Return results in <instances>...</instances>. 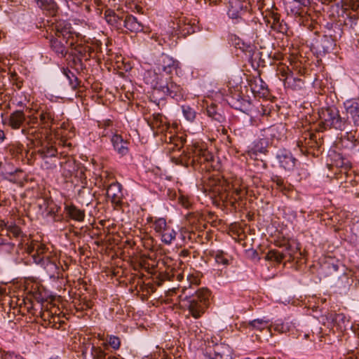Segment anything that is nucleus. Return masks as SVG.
I'll list each match as a JSON object with an SVG mask.
<instances>
[{"label":"nucleus","instance_id":"62","mask_svg":"<svg viewBox=\"0 0 359 359\" xmlns=\"http://www.w3.org/2000/svg\"><path fill=\"white\" fill-rule=\"evenodd\" d=\"M301 13H302L301 12H298V11L296 12V14H298V15H301Z\"/></svg>","mask_w":359,"mask_h":359},{"label":"nucleus","instance_id":"15","mask_svg":"<svg viewBox=\"0 0 359 359\" xmlns=\"http://www.w3.org/2000/svg\"><path fill=\"white\" fill-rule=\"evenodd\" d=\"M276 158L279 165L285 170H292L294 168L296 159L290 151L285 149L279 150Z\"/></svg>","mask_w":359,"mask_h":359},{"label":"nucleus","instance_id":"7","mask_svg":"<svg viewBox=\"0 0 359 359\" xmlns=\"http://www.w3.org/2000/svg\"><path fill=\"white\" fill-rule=\"evenodd\" d=\"M320 130L334 128L343 130L346 126V119L340 116L339 110L335 107L323 108L319 111Z\"/></svg>","mask_w":359,"mask_h":359},{"label":"nucleus","instance_id":"54","mask_svg":"<svg viewBox=\"0 0 359 359\" xmlns=\"http://www.w3.org/2000/svg\"><path fill=\"white\" fill-rule=\"evenodd\" d=\"M0 248H6L9 250H13L14 248V245L11 244V243H7V244H4L3 245L0 246Z\"/></svg>","mask_w":359,"mask_h":359},{"label":"nucleus","instance_id":"14","mask_svg":"<svg viewBox=\"0 0 359 359\" xmlns=\"http://www.w3.org/2000/svg\"><path fill=\"white\" fill-rule=\"evenodd\" d=\"M344 106L346 114L352 119L355 126H359V99L352 98L346 100Z\"/></svg>","mask_w":359,"mask_h":359},{"label":"nucleus","instance_id":"42","mask_svg":"<svg viewBox=\"0 0 359 359\" xmlns=\"http://www.w3.org/2000/svg\"><path fill=\"white\" fill-rule=\"evenodd\" d=\"M292 324L290 322H279L275 325V330L280 333H286L290 330Z\"/></svg>","mask_w":359,"mask_h":359},{"label":"nucleus","instance_id":"46","mask_svg":"<svg viewBox=\"0 0 359 359\" xmlns=\"http://www.w3.org/2000/svg\"><path fill=\"white\" fill-rule=\"evenodd\" d=\"M39 115L35 113L27 116V121L24 126H34L38 124Z\"/></svg>","mask_w":359,"mask_h":359},{"label":"nucleus","instance_id":"60","mask_svg":"<svg viewBox=\"0 0 359 359\" xmlns=\"http://www.w3.org/2000/svg\"><path fill=\"white\" fill-rule=\"evenodd\" d=\"M357 3H358V5L356 6L355 8H358L359 7V0H355Z\"/></svg>","mask_w":359,"mask_h":359},{"label":"nucleus","instance_id":"4","mask_svg":"<svg viewBox=\"0 0 359 359\" xmlns=\"http://www.w3.org/2000/svg\"><path fill=\"white\" fill-rule=\"evenodd\" d=\"M148 123L152 130H156V133L165 132L163 140L168 144V149L169 151H174L180 150L184 147L186 139L182 136L179 137L172 135L171 132H167L170 128V125L167 122L166 118L161 114H153L151 118L148 120Z\"/></svg>","mask_w":359,"mask_h":359},{"label":"nucleus","instance_id":"44","mask_svg":"<svg viewBox=\"0 0 359 359\" xmlns=\"http://www.w3.org/2000/svg\"><path fill=\"white\" fill-rule=\"evenodd\" d=\"M107 341L109 345L115 350L118 349L121 346V339L119 337L114 335L107 336Z\"/></svg>","mask_w":359,"mask_h":359},{"label":"nucleus","instance_id":"59","mask_svg":"<svg viewBox=\"0 0 359 359\" xmlns=\"http://www.w3.org/2000/svg\"><path fill=\"white\" fill-rule=\"evenodd\" d=\"M6 293V288L0 287V295H3Z\"/></svg>","mask_w":359,"mask_h":359},{"label":"nucleus","instance_id":"12","mask_svg":"<svg viewBox=\"0 0 359 359\" xmlns=\"http://www.w3.org/2000/svg\"><path fill=\"white\" fill-rule=\"evenodd\" d=\"M297 145L302 153H309L307 149L318 147L316 135L313 133L306 131L299 138Z\"/></svg>","mask_w":359,"mask_h":359},{"label":"nucleus","instance_id":"55","mask_svg":"<svg viewBox=\"0 0 359 359\" xmlns=\"http://www.w3.org/2000/svg\"><path fill=\"white\" fill-rule=\"evenodd\" d=\"M347 139L351 142L356 141L354 135H352L351 134H347Z\"/></svg>","mask_w":359,"mask_h":359},{"label":"nucleus","instance_id":"39","mask_svg":"<svg viewBox=\"0 0 359 359\" xmlns=\"http://www.w3.org/2000/svg\"><path fill=\"white\" fill-rule=\"evenodd\" d=\"M182 113L185 118L190 122H193L196 118V111L188 105H183L182 107Z\"/></svg>","mask_w":359,"mask_h":359},{"label":"nucleus","instance_id":"36","mask_svg":"<svg viewBox=\"0 0 359 359\" xmlns=\"http://www.w3.org/2000/svg\"><path fill=\"white\" fill-rule=\"evenodd\" d=\"M249 326L252 329L262 331L265 328H269V321L263 319H255L249 323Z\"/></svg>","mask_w":359,"mask_h":359},{"label":"nucleus","instance_id":"16","mask_svg":"<svg viewBox=\"0 0 359 359\" xmlns=\"http://www.w3.org/2000/svg\"><path fill=\"white\" fill-rule=\"evenodd\" d=\"M107 196L116 206H121L122 204L123 193L121 185L118 182L111 183L107 189Z\"/></svg>","mask_w":359,"mask_h":359},{"label":"nucleus","instance_id":"63","mask_svg":"<svg viewBox=\"0 0 359 359\" xmlns=\"http://www.w3.org/2000/svg\"><path fill=\"white\" fill-rule=\"evenodd\" d=\"M257 359H264V358L262 357H258Z\"/></svg>","mask_w":359,"mask_h":359},{"label":"nucleus","instance_id":"3","mask_svg":"<svg viewBox=\"0 0 359 359\" xmlns=\"http://www.w3.org/2000/svg\"><path fill=\"white\" fill-rule=\"evenodd\" d=\"M178 67V62L166 54H162L156 60L152 69L145 72L144 80L150 86L149 80L161 81V80L172 79V72Z\"/></svg>","mask_w":359,"mask_h":359},{"label":"nucleus","instance_id":"52","mask_svg":"<svg viewBox=\"0 0 359 359\" xmlns=\"http://www.w3.org/2000/svg\"><path fill=\"white\" fill-rule=\"evenodd\" d=\"M296 3L299 4L300 6H303L304 7L308 6L310 4V0H294Z\"/></svg>","mask_w":359,"mask_h":359},{"label":"nucleus","instance_id":"5","mask_svg":"<svg viewBox=\"0 0 359 359\" xmlns=\"http://www.w3.org/2000/svg\"><path fill=\"white\" fill-rule=\"evenodd\" d=\"M184 161L187 165H191L195 167L197 165H204L202 169L210 171L214 169L212 162L214 156L205 147L194 143L189 145L186 151L183 152Z\"/></svg>","mask_w":359,"mask_h":359},{"label":"nucleus","instance_id":"49","mask_svg":"<svg viewBox=\"0 0 359 359\" xmlns=\"http://www.w3.org/2000/svg\"><path fill=\"white\" fill-rule=\"evenodd\" d=\"M273 182L276 184V188L279 190L282 189V187H283L285 183L284 180L278 176L273 178Z\"/></svg>","mask_w":359,"mask_h":359},{"label":"nucleus","instance_id":"51","mask_svg":"<svg viewBox=\"0 0 359 359\" xmlns=\"http://www.w3.org/2000/svg\"><path fill=\"white\" fill-rule=\"evenodd\" d=\"M36 243V241H32L29 245H27L26 248L27 252L32 257L33 254L35 252V249H34V244Z\"/></svg>","mask_w":359,"mask_h":359},{"label":"nucleus","instance_id":"57","mask_svg":"<svg viewBox=\"0 0 359 359\" xmlns=\"http://www.w3.org/2000/svg\"><path fill=\"white\" fill-rule=\"evenodd\" d=\"M244 51H248L249 53H251L253 51V48L250 46H248L245 50H243Z\"/></svg>","mask_w":359,"mask_h":359},{"label":"nucleus","instance_id":"64","mask_svg":"<svg viewBox=\"0 0 359 359\" xmlns=\"http://www.w3.org/2000/svg\"><path fill=\"white\" fill-rule=\"evenodd\" d=\"M32 109H29V113H31V112H32Z\"/></svg>","mask_w":359,"mask_h":359},{"label":"nucleus","instance_id":"28","mask_svg":"<svg viewBox=\"0 0 359 359\" xmlns=\"http://www.w3.org/2000/svg\"><path fill=\"white\" fill-rule=\"evenodd\" d=\"M335 165L341 168V172H344L347 178H351L352 173L351 163L346 158L339 156V158L335 161Z\"/></svg>","mask_w":359,"mask_h":359},{"label":"nucleus","instance_id":"32","mask_svg":"<svg viewBox=\"0 0 359 359\" xmlns=\"http://www.w3.org/2000/svg\"><path fill=\"white\" fill-rule=\"evenodd\" d=\"M60 166L62 167V168L63 170V175L65 177H71L72 175V172L75 170L74 163L69 159L65 161V162H61Z\"/></svg>","mask_w":359,"mask_h":359},{"label":"nucleus","instance_id":"11","mask_svg":"<svg viewBox=\"0 0 359 359\" xmlns=\"http://www.w3.org/2000/svg\"><path fill=\"white\" fill-rule=\"evenodd\" d=\"M152 88L158 90L163 93L170 95L172 98L179 100L183 97V89L177 83L170 80H161L159 83L154 80H149Z\"/></svg>","mask_w":359,"mask_h":359},{"label":"nucleus","instance_id":"30","mask_svg":"<svg viewBox=\"0 0 359 359\" xmlns=\"http://www.w3.org/2000/svg\"><path fill=\"white\" fill-rule=\"evenodd\" d=\"M44 266V269H46L47 273L50 277H54L55 276H58L59 274V268L57 265L53 262L49 260L48 258H46L45 259L44 264H42Z\"/></svg>","mask_w":359,"mask_h":359},{"label":"nucleus","instance_id":"17","mask_svg":"<svg viewBox=\"0 0 359 359\" xmlns=\"http://www.w3.org/2000/svg\"><path fill=\"white\" fill-rule=\"evenodd\" d=\"M35 154L41 158L55 156L57 154V150L55 146L48 142L39 141L35 144Z\"/></svg>","mask_w":359,"mask_h":359},{"label":"nucleus","instance_id":"6","mask_svg":"<svg viewBox=\"0 0 359 359\" xmlns=\"http://www.w3.org/2000/svg\"><path fill=\"white\" fill-rule=\"evenodd\" d=\"M213 191L218 194L220 200L229 202L232 205L237 200L243 198L247 193L245 187L241 185L238 181L230 184L223 180L219 182V184L216 186Z\"/></svg>","mask_w":359,"mask_h":359},{"label":"nucleus","instance_id":"2","mask_svg":"<svg viewBox=\"0 0 359 359\" xmlns=\"http://www.w3.org/2000/svg\"><path fill=\"white\" fill-rule=\"evenodd\" d=\"M55 36L50 41V47L53 51L61 57H65L67 52V47L76 48L81 34L72 30L69 23L58 22L53 27Z\"/></svg>","mask_w":359,"mask_h":359},{"label":"nucleus","instance_id":"19","mask_svg":"<svg viewBox=\"0 0 359 359\" xmlns=\"http://www.w3.org/2000/svg\"><path fill=\"white\" fill-rule=\"evenodd\" d=\"M43 128H41L39 125L24 126L22 129V133L26 136L28 140L32 142L35 141V144H39V142L41 141V139L43 137Z\"/></svg>","mask_w":359,"mask_h":359},{"label":"nucleus","instance_id":"53","mask_svg":"<svg viewBox=\"0 0 359 359\" xmlns=\"http://www.w3.org/2000/svg\"><path fill=\"white\" fill-rule=\"evenodd\" d=\"M84 50L88 53L89 57H93L92 53L94 52V48L93 47L87 46L84 48Z\"/></svg>","mask_w":359,"mask_h":359},{"label":"nucleus","instance_id":"48","mask_svg":"<svg viewBox=\"0 0 359 359\" xmlns=\"http://www.w3.org/2000/svg\"><path fill=\"white\" fill-rule=\"evenodd\" d=\"M358 15L357 14H353L351 15L347 20H345V25H348L351 28H354V27L357 25Z\"/></svg>","mask_w":359,"mask_h":359},{"label":"nucleus","instance_id":"23","mask_svg":"<svg viewBox=\"0 0 359 359\" xmlns=\"http://www.w3.org/2000/svg\"><path fill=\"white\" fill-rule=\"evenodd\" d=\"M65 210L72 219L79 222L84 220L85 211L78 208L76 205L73 204L65 205Z\"/></svg>","mask_w":359,"mask_h":359},{"label":"nucleus","instance_id":"29","mask_svg":"<svg viewBox=\"0 0 359 359\" xmlns=\"http://www.w3.org/2000/svg\"><path fill=\"white\" fill-rule=\"evenodd\" d=\"M214 351L216 357L225 359H228L229 358L231 359L232 358L231 355V350L229 347L225 344L217 345L215 347Z\"/></svg>","mask_w":359,"mask_h":359},{"label":"nucleus","instance_id":"38","mask_svg":"<svg viewBox=\"0 0 359 359\" xmlns=\"http://www.w3.org/2000/svg\"><path fill=\"white\" fill-rule=\"evenodd\" d=\"M64 74L69 80V85L72 89H76L79 86V81L78 78L70 70L65 69Z\"/></svg>","mask_w":359,"mask_h":359},{"label":"nucleus","instance_id":"10","mask_svg":"<svg viewBox=\"0 0 359 359\" xmlns=\"http://www.w3.org/2000/svg\"><path fill=\"white\" fill-rule=\"evenodd\" d=\"M276 129L274 126L265 128L261 131L259 138L256 140L249 150V154H257V153L266 154L267 147L272 139L275 137Z\"/></svg>","mask_w":359,"mask_h":359},{"label":"nucleus","instance_id":"18","mask_svg":"<svg viewBox=\"0 0 359 359\" xmlns=\"http://www.w3.org/2000/svg\"><path fill=\"white\" fill-rule=\"evenodd\" d=\"M228 15L232 19L241 18L247 8V2L242 0H229Z\"/></svg>","mask_w":359,"mask_h":359},{"label":"nucleus","instance_id":"41","mask_svg":"<svg viewBox=\"0 0 359 359\" xmlns=\"http://www.w3.org/2000/svg\"><path fill=\"white\" fill-rule=\"evenodd\" d=\"M206 111L208 116L217 121H221L222 117L220 114L217 113L216 106L215 104H212L208 106Z\"/></svg>","mask_w":359,"mask_h":359},{"label":"nucleus","instance_id":"47","mask_svg":"<svg viewBox=\"0 0 359 359\" xmlns=\"http://www.w3.org/2000/svg\"><path fill=\"white\" fill-rule=\"evenodd\" d=\"M92 351L94 359H102L106 355L105 353L100 348L92 346Z\"/></svg>","mask_w":359,"mask_h":359},{"label":"nucleus","instance_id":"24","mask_svg":"<svg viewBox=\"0 0 359 359\" xmlns=\"http://www.w3.org/2000/svg\"><path fill=\"white\" fill-rule=\"evenodd\" d=\"M34 249H35V252L32 255V258L34 262L36 264H44L45 258L43 257V254L46 253L47 248L45 244L41 243L36 241V243L34 244Z\"/></svg>","mask_w":359,"mask_h":359},{"label":"nucleus","instance_id":"26","mask_svg":"<svg viewBox=\"0 0 359 359\" xmlns=\"http://www.w3.org/2000/svg\"><path fill=\"white\" fill-rule=\"evenodd\" d=\"M111 141L112 142L114 148L118 152V154L121 155H125L128 153V142L125 141L121 135H113Z\"/></svg>","mask_w":359,"mask_h":359},{"label":"nucleus","instance_id":"34","mask_svg":"<svg viewBox=\"0 0 359 359\" xmlns=\"http://www.w3.org/2000/svg\"><path fill=\"white\" fill-rule=\"evenodd\" d=\"M264 20L267 25H275L280 20V15L274 11H269L264 16Z\"/></svg>","mask_w":359,"mask_h":359},{"label":"nucleus","instance_id":"40","mask_svg":"<svg viewBox=\"0 0 359 359\" xmlns=\"http://www.w3.org/2000/svg\"><path fill=\"white\" fill-rule=\"evenodd\" d=\"M250 88L254 93H261L266 88V84L261 78L255 79L250 83Z\"/></svg>","mask_w":359,"mask_h":359},{"label":"nucleus","instance_id":"56","mask_svg":"<svg viewBox=\"0 0 359 359\" xmlns=\"http://www.w3.org/2000/svg\"><path fill=\"white\" fill-rule=\"evenodd\" d=\"M5 139V133L2 130H0V142Z\"/></svg>","mask_w":359,"mask_h":359},{"label":"nucleus","instance_id":"43","mask_svg":"<svg viewBox=\"0 0 359 359\" xmlns=\"http://www.w3.org/2000/svg\"><path fill=\"white\" fill-rule=\"evenodd\" d=\"M215 262L219 264L228 265L229 261L223 251H217L215 255Z\"/></svg>","mask_w":359,"mask_h":359},{"label":"nucleus","instance_id":"8","mask_svg":"<svg viewBox=\"0 0 359 359\" xmlns=\"http://www.w3.org/2000/svg\"><path fill=\"white\" fill-rule=\"evenodd\" d=\"M147 221L152 224V228L163 244L171 245L175 240L177 233L170 225L171 222H167L163 217H149Z\"/></svg>","mask_w":359,"mask_h":359},{"label":"nucleus","instance_id":"21","mask_svg":"<svg viewBox=\"0 0 359 359\" xmlns=\"http://www.w3.org/2000/svg\"><path fill=\"white\" fill-rule=\"evenodd\" d=\"M26 117L24 112L21 110H16L11 114L8 125L14 130L19 129L24 122L25 121Z\"/></svg>","mask_w":359,"mask_h":359},{"label":"nucleus","instance_id":"27","mask_svg":"<svg viewBox=\"0 0 359 359\" xmlns=\"http://www.w3.org/2000/svg\"><path fill=\"white\" fill-rule=\"evenodd\" d=\"M104 17L107 22L112 26L120 29L122 27L123 17H120L116 13L111 10L107 9L104 12Z\"/></svg>","mask_w":359,"mask_h":359},{"label":"nucleus","instance_id":"35","mask_svg":"<svg viewBox=\"0 0 359 359\" xmlns=\"http://www.w3.org/2000/svg\"><path fill=\"white\" fill-rule=\"evenodd\" d=\"M323 52L327 53L333 48L334 45L333 40L327 36H324L319 41Z\"/></svg>","mask_w":359,"mask_h":359},{"label":"nucleus","instance_id":"50","mask_svg":"<svg viewBox=\"0 0 359 359\" xmlns=\"http://www.w3.org/2000/svg\"><path fill=\"white\" fill-rule=\"evenodd\" d=\"M292 188L293 187L291 184L284 183L283 187H282V189H280V191L286 195L292 190Z\"/></svg>","mask_w":359,"mask_h":359},{"label":"nucleus","instance_id":"20","mask_svg":"<svg viewBox=\"0 0 359 359\" xmlns=\"http://www.w3.org/2000/svg\"><path fill=\"white\" fill-rule=\"evenodd\" d=\"M36 114L39 115L40 119L39 126H41V128L46 129L51 127L54 123V116L50 111L41 108L40 109L36 110Z\"/></svg>","mask_w":359,"mask_h":359},{"label":"nucleus","instance_id":"31","mask_svg":"<svg viewBox=\"0 0 359 359\" xmlns=\"http://www.w3.org/2000/svg\"><path fill=\"white\" fill-rule=\"evenodd\" d=\"M278 72L279 79L284 82L285 86L287 84V79L292 78L293 80H294V79L292 78V72L290 70V69L287 67H279L278 69Z\"/></svg>","mask_w":359,"mask_h":359},{"label":"nucleus","instance_id":"9","mask_svg":"<svg viewBox=\"0 0 359 359\" xmlns=\"http://www.w3.org/2000/svg\"><path fill=\"white\" fill-rule=\"evenodd\" d=\"M282 252L277 250H269L266 255V259L280 263L283 259H287V261H294L298 255H300L298 244L295 242H287L285 243Z\"/></svg>","mask_w":359,"mask_h":359},{"label":"nucleus","instance_id":"37","mask_svg":"<svg viewBox=\"0 0 359 359\" xmlns=\"http://www.w3.org/2000/svg\"><path fill=\"white\" fill-rule=\"evenodd\" d=\"M259 26V25L256 22H252V29H250L248 27H245L243 29L244 34L253 41H255L258 38L257 27Z\"/></svg>","mask_w":359,"mask_h":359},{"label":"nucleus","instance_id":"58","mask_svg":"<svg viewBox=\"0 0 359 359\" xmlns=\"http://www.w3.org/2000/svg\"><path fill=\"white\" fill-rule=\"evenodd\" d=\"M353 187L356 185L357 184V182L355 180H353V179H350L349 182H348Z\"/></svg>","mask_w":359,"mask_h":359},{"label":"nucleus","instance_id":"22","mask_svg":"<svg viewBox=\"0 0 359 359\" xmlns=\"http://www.w3.org/2000/svg\"><path fill=\"white\" fill-rule=\"evenodd\" d=\"M122 25L131 32H138L143 30V25L137 18L131 15H127L123 18Z\"/></svg>","mask_w":359,"mask_h":359},{"label":"nucleus","instance_id":"61","mask_svg":"<svg viewBox=\"0 0 359 359\" xmlns=\"http://www.w3.org/2000/svg\"><path fill=\"white\" fill-rule=\"evenodd\" d=\"M13 173H14V172H13V171L8 172V174H10V175H13Z\"/></svg>","mask_w":359,"mask_h":359},{"label":"nucleus","instance_id":"45","mask_svg":"<svg viewBox=\"0 0 359 359\" xmlns=\"http://www.w3.org/2000/svg\"><path fill=\"white\" fill-rule=\"evenodd\" d=\"M271 28L274 31H276L280 33H286L287 32V25L284 23L283 21L279 20L278 23L275 24V25H271Z\"/></svg>","mask_w":359,"mask_h":359},{"label":"nucleus","instance_id":"1","mask_svg":"<svg viewBox=\"0 0 359 359\" xmlns=\"http://www.w3.org/2000/svg\"><path fill=\"white\" fill-rule=\"evenodd\" d=\"M190 285L182 288V294L179 296L182 306L188 309L189 313L196 319L199 318L205 311L209 305L210 292L205 288L194 291L191 284L198 285V280L194 277H189Z\"/></svg>","mask_w":359,"mask_h":359},{"label":"nucleus","instance_id":"25","mask_svg":"<svg viewBox=\"0 0 359 359\" xmlns=\"http://www.w3.org/2000/svg\"><path fill=\"white\" fill-rule=\"evenodd\" d=\"M36 4L50 15L54 16L57 12L58 6L53 0H36Z\"/></svg>","mask_w":359,"mask_h":359},{"label":"nucleus","instance_id":"33","mask_svg":"<svg viewBox=\"0 0 359 359\" xmlns=\"http://www.w3.org/2000/svg\"><path fill=\"white\" fill-rule=\"evenodd\" d=\"M41 159L43 160L41 166L46 170H53L55 168L58 162L57 155L52 157L41 158Z\"/></svg>","mask_w":359,"mask_h":359},{"label":"nucleus","instance_id":"13","mask_svg":"<svg viewBox=\"0 0 359 359\" xmlns=\"http://www.w3.org/2000/svg\"><path fill=\"white\" fill-rule=\"evenodd\" d=\"M4 231H6V235L10 238L18 239L25 236L20 227L15 223L0 220V234Z\"/></svg>","mask_w":359,"mask_h":359}]
</instances>
